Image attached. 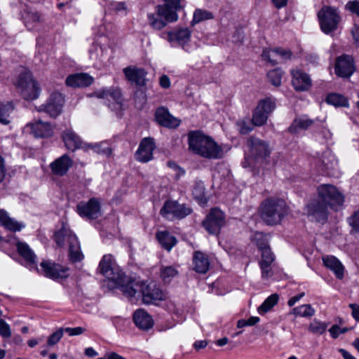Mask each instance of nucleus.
<instances>
[{"label":"nucleus","mask_w":359,"mask_h":359,"mask_svg":"<svg viewBox=\"0 0 359 359\" xmlns=\"http://www.w3.org/2000/svg\"><path fill=\"white\" fill-rule=\"evenodd\" d=\"M155 120L158 124L166 128H177L181 122L180 119L171 115L168 109L164 107L156 109Z\"/></svg>","instance_id":"nucleus-20"},{"label":"nucleus","mask_w":359,"mask_h":359,"mask_svg":"<svg viewBox=\"0 0 359 359\" xmlns=\"http://www.w3.org/2000/svg\"><path fill=\"white\" fill-rule=\"evenodd\" d=\"M77 212L81 217L95 219L100 215V202L95 198L88 202H80L76 206Z\"/></svg>","instance_id":"nucleus-17"},{"label":"nucleus","mask_w":359,"mask_h":359,"mask_svg":"<svg viewBox=\"0 0 359 359\" xmlns=\"http://www.w3.org/2000/svg\"><path fill=\"white\" fill-rule=\"evenodd\" d=\"M193 195L200 204L205 205L207 203L208 199L205 196V187L202 182H196L193 189Z\"/></svg>","instance_id":"nucleus-43"},{"label":"nucleus","mask_w":359,"mask_h":359,"mask_svg":"<svg viewBox=\"0 0 359 359\" xmlns=\"http://www.w3.org/2000/svg\"><path fill=\"white\" fill-rule=\"evenodd\" d=\"M0 225L11 231H20L25 225L11 217L9 214L4 209L0 210Z\"/></svg>","instance_id":"nucleus-29"},{"label":"nucleus","mask_w":359,"mask_h":359,"mask_svg":"<svg viewBox=\"0 0 359 359\" xmlns=\"http://www.w3.org/2000/svg\"><path fill=\"white\" fill-rule=\"evenodd\" d=\"M292 313L301 317H311L315 314V309L310 304H303L292 309Z\"/></svg>","instance_id":"nucleus-45"},{"label":"nucleus","mask_w":359,"mask_h":359,"mask_svg":"<svg viewBox=\"0 0 359 359\" xmlns=\"http://www.w3.org/2000/svg\"><path fill=\"white\" fill-rule=\"evenodd\" d=\"M65 102L62 95L58 92L53 93L46 103L36 108L39 112H46L50 117L56 118L62 111Z\"/></svg>","instance_id":"nucleus-8"},{"label":"nucleus","mask_w":359,"mask_h":359,"mask_svg":"<svg viewBox=\"0 0 359 359\" xmlns=\"http://www.w3.org/2000/svg\"><path fill=\"white\" fill-rule=\"evenodd\" d=\"M251 241L260 249L261 246H269L268 238L262 232H255L251 237Z\"/></svg>","instance_id":"nucleus-50"},{"label":"nucleus","mask_w":359,"mask_h":359,"mask_svg":"<svg viewBox=\"0 0 359 359\" xmlns=\"http://www.w3.org/2000/svg\"><path fill=\"white\" fill-rule=\"evenodd\" d=\"M349 307L351 309V315L353 318L359 322V305L357 304H350Z\"/></svg>","instance_id":"nucleus-61"},{"label":"nucleus","mask_w":359,"mask_h":359,"mask_svg":"<svg viewBox=\"0 0 359 359\" xmlns=\"http://www.w3.org/2000/svg\"><path fill=\"white\" fill-rule=\"evenodd\" d=\"M156 238L161 245L168 250H170L177 243L176 238L167 231L158 232L156 233Z\"/></svg>","instance_id":"nucleus-36"},{"label":"nucleus","mask_w":359,"mask_h":359,"mask_svg":"<svg viewBox=\"0 0 359 359\" xmlns=\"http://www.w3.org/2000/svg\"><path fill=\"white\" fill-rule=\"evenodd\" d=\"M323 262L325 266L332 271L337 278H344V267L337 257L332 255L325 256L323 257Z\"/></svg>","instance_id":"nucleus-31"},{"label":"nucleus","mask_w":359,"mask_h":359,"mask_svg":"<svg viewBox=\"0 0 359 359\" xmlns=\"http://www.w3.org/2000/svg\"><path fill=\"white\" fill-rule=\"evenodd\" d=\"M291 75L292 83L296 90L306 91L311 88V80L306 73L299 69H293L291 71Z\"/></svg>","instance_id":"nucleus-23"},{"label":"nucleus","mask_w":359,"mask_h":359,"mask_svg":"<svg viewBox=\"0 0 359 359\" xmlns=\"http://www.w3.org/2000/svg\"><path fill=\"white\" fill-rule=\"evenodd\" d=\"M18 90L24 99L33 100L36 99L40 93V89L29 72L21 74L15 83Z\"/></svg>","instance_id":"nucleus-5"},{"label":"nucleus","mask_w":359,"mask_h":359,"mask_svg":"<svg viewBox=\"0 0 359 359\" xmlns=\"http://www.w3.org/2000/svg\"><path fill=\"white\" fill-rule=\"evenodd\" d=\"M26 128L36 138L50 137L53 135L54 127L50 123L35 120L27 124Z\"/></svg>","instance_id":"nucleus-16"},{"label":"nucleus","mask_w":359,"mask_h":359,"mask_svg":"<svg viewBox=\"0 0 359 359\" xmlns=\"http://www.w3.org/2000/svg\"><path fill=\"white\" fill-rule=\"evenodd\" d=\"M6 165L4 158L0 155V182L3 181L6 175Z\"/></svg>","instance_id":"nucleus-62"},{"label":"nucleus","mask_w":359,"mask_h":359,"mask_svg":"<svg viewBox=\"0 0 359 359\" xmlns=\"http://www.w3.org/2000/svg\"><path fill=\"white\" fill-rule=\"evenodd\" d=\"M349 224L353 227L354 231L359 233V210L355 212L348 219Z\"/></svg>","instance_id":"nucleus-56"},{"label":"nucleus","mask_w":359,"mask_h":359,"mask_svg":"<svg viewBox=\"0 0 359 359\" xmlns=\"http://www.w3.org/2000/svg\"><path fill=\"white\" fill-rule=\"evenodd\" d=\"M140 290L142 295V302L145 304H157L166 299V295L154 283H140Z\"/></svg>","instance_id":"nucleus-10"},{"label":"nucleus","mask_w":359,"mask_h":359,"mask_svg":"<svg viewBox=\"0 0 359 359\" xmlns=\"http://www.w3.org/2000/svg\"><path fill=\"white\" fill-rule=\"evenodd\" d=\"M351 328L348 327H339L337 325H333L330 329L329 332L333 339H337L339 334L347 332Z\"/></svg>","instance_id":"nucleus-54"},{"label":"nucleus","mask_w":359,"mask_h":359,"mask_svg":"<svg viewBox=\"0 0 359 359\" xmlns=\"http://www.w3.org/2000/svg\"><path fill=\"white\" fill-rule=\"evenodd\" d=\"M320 27L326 34L335 31L341 22V17L337 8L323 6L318 13Z\"/></svg>","instance_id":"nucleus-6"},{"label":"nucleus","mask_w":359,"mask_h":359,"mask_svg":"<svg viewBox=\"0 0 359 359\" xmlns=\"http://www.w3.org/2000/svg\"><path fill=\"white\" fill-rule=\"evenodd\" d=\"M73 164L72 158L67 154L55 159L50 165L52 172L57 176L65 175Z\"/></svg>","instance_id":"nucleus-24"},{"label":"nucleus","mask_w":359,"mask_h":359,"mask_svg":"<svg viewBox=\"0 0 359 359\" xmlns=\"http://www.w3.org/2000/svg\"><path fill=\"white\" fill-rule=\"evenodd\" d=\"M64 329L60 328L57 330L55 332L50 334L47 340V344L49 346H53L57 344L60 340L62 339L64 334Z\"/></svg>","instance_id":"nucleus-53"},{"label":"nucleus","mask_w":359,"mask_h":359,"mask_svg":"<svg viewBox=\"0 0 359 359\" xmlns=\"http://www.w3.org/2000/svg\"><path fill=\"white\" fill-rule=\"evenodd\" d=\"M317 198L309 201L306 206L308 215L317 221L327 218L328 208L337 210L344 202V196L333 184H322L316 189Z\"/></svg>","instance_id":"nucleus-1"},{"label":"nucleus","mask_w":359,"mask_h":359,"mask_svg":"<svg viewBox=\"0 0 359 359\" xmlns=\"http://www.w3.org/2000/svg\"><path fill=\"white\" fill-rule=\"evenodd\" d=\"M313 123V121L305 117L296 118L290 126L289 130L296 133L300 130H306Z\"/></svg>","instance_id":"nucleus-38"},{"label":"nucleus","mask_w":359,"mask_h":359,"mask_svg":"<svg viewBox=\"0 0 359 359\" xmlns=\"http://www.w3.org/2000/svg\"><path fill=\"white\" fill-rule=\"evenodd\" d=\"M160 86L163 88H168L170 86V81L168 76L163 75L160 77Z\"/></svg>","instance_id":"nucleus-63"},{"label":"nucleus","mask_w":359,"mask_h":359,"mask_svg":"<svg viewBox=\"0 0 359 359\" xmlns=\"http://www.w3.org/2000/svg\"><path fill=\"white\" fill-rule=\"evenodd\" d=\"M126 79L136 86H143L146 84L147 72L142 68L130 66L123 70Z\"/></svg>","instance_id":"nucleus-21"},{"label":"nucleus","mask_w":359,"mask_h":359,"mask_svg":"<svg viewBox=\"0 0 359 359\" xmlns=\"http://www.w3.org/2000/svg\"><path fill=\"white\" fill-rule=\"evenodd\" d=\"M346 8L359 17V1H348L346 4Z\"/></svg>","instance_id":"nucleus-58"},{"label":"nucleus","mask_w":359,"mask_h":359,"mask_svg":"<svg viewBox=\"0 0 359 359\" xmlns=\"http://www.w3.org/2000/svg\"><path fill=\"white\" fill-rule=\"evenodd\" d=\"M55 241L57 245L61 247L64 246L66 243L68 244L69 256L72 262H80L84 258L77 237L69 229L63 226L55 233Z\"/></svg>","instance_id":"nucleus-4"},{"label":"nucleus","mask_w":359,"mask_h":359,"mask_svg":"<svg viewBox=\"0 0 359 359\" xmlns=\"http://www.w3.org/2000/svg\"><path fill=\"white\" fill-rule=\"evenodd\" d=\"M16 248L20 256L26 261L29 268L38 270L36 256L29 246L25 243L18 241L16 243Z\"/></svg>","instance_id":"nucleus-25"},{"label":"nucleus","mask_w":359,"mask_h":359,"mask_svg":"<svg viewBox=\"0 0 359 359\" xmlns=\"http://www.w3.org/2000/svg\"><path fill=\"white\" fill-rule=\"evenodd\" d=\"M0 334L3 337L8 338L11 336L9 325L3 319H0Z\"/></svg>","instance_id":"nucleus-55"},{"label":"nucleus","mask_w":359,"mask_h":359,"mask_svg":"<svg viewBox=\"0 0 359 359\" xmlns=\"http://www.w3.org/2000/svg\"><path fill=\"white\" fill-rule=\"evenodd\" d=\"M208 257L201 251H196L193 255L194 270L199 273H205L210 269Z\"/></svg>","instance_id":"nucleus-30"},{"label":"nucleus","mask_w":359,"mask_h":359,"mask_svg":"<svg viewBox=\"0 0 359 359\" xmlns=\"http://www.w3.org/2000/svg\"><path fill=\"white\" fill-rule=\"evenodd\" d=\"M100 273L113 283L118 276L123 274L117 267L115 260L111 255H105L99 264Z\"/></svg>","instance_id":"nucleus-12"},{"label":"nucleus","mask_w":359,"mask_h":359,"mask_svg":"<svg viewBox=\"0 0 359 359\" xmlns=\"http://www.w3.org/2000/svg\"><path fill=\"white\" fill-rule=\"evenodd\" d=\"M189 151L200 157L212 160L221 158L224 151L211 137L199 130L188 133Z\"/></svg>","instance_id":"nucleus-2"},{"label":"nucleus","mask_w":359,"mask_h":359,"mask_svg":"<svg viewBox=\"0 0 359 359\" xmlns=\"http://www.w3.org/2000/svg\"><path fill=\"white\" fill-rule=\"evenodd\" d=\"M13 109L14 105L12 102L1 104L0 106V123L4 125H8L11 122V114Z\"/></svg>","instance_id":"nucleus-40"},{"label":"nucleus","mask_w":359,"mask_h":359,"mask_svg":"<svg viewBox=\"0 0 359 359\" xmlns=\"http://www.w3.org/2000/svg\"><path fill=\"white\" fill-rule=\"evenodd\" d=\"M316 163L320 170L327 174H332V171L337 167V160L330 150H326L319 154Z\"/></svg>","instance_id":"nucleus-19"},{"label":"nucleus","mask_w":359,"mask_h":359,"mask_svg":"<svg viewBox=\"0 0 359 359\" xmlns=\"http://www.w3.org/2000/svg\"><path fill=\"white\" fill-rule=\"evenodd\" d=\"M262 56L265 60L268 61L272 65L279 63L278 53L276 48L264 50Z\"/></svg>","instance_id":"nucleus-49"},{"label":"nucleus","mask_w":359,"mask_h":359,"mask_svg":"<svg viewBox=\"0 0 359 359\" xmlns=\"http://www.w3.org/2000/svg\"><path fill=\"white\" fill-rule=\"evenodd\" d=\"M163 5H158L156 7L158 15L163 17L168 22H176L178 20L177 11H180L186 6L185 0H162Z\"/></svg>","instance_id":"nucleus-7"},{"label":"nucleus","mask_w":359,"mask_h":359,"mask_svg":"<svg viewBox=\"0 0 359 359\" xmlns=\"http://www.w3.org/2000/svg\"><path fill=\"white\" fill-rule=\"evenodd\" d=\"M177 274L178 271L171 266L163 267L161 270V277L165 283H170Z\"/></svg>","instance_id":"nucleus-48"},{"label":"nucleus","mask_w":359,"mask_h":359,"mask_svg":"<svg viewBox=\"0 0 359 359\" xmlns=\"http://www.w3.org/2000/svg\"><path fill=\"white\" fill-rule=\"evenodd\" d=\"M261 276L263 279H269L273 276L272 266H259Z\"/></svg>","instance_id":"nucleus-57"},{"label":"nucleus","mask_w":359,"mask_h":359,"mask_svg":"<svg viewBox=\"0 0 359 359\" xmlns=\"http://www.w3.org/2000/svg\"><path fill=\"white\" fill-rule=\"evenodd\" d=\"M276 107V104L275 98L267 97L259 100L255 108L269 116L275 110Z\"/></svg>","instance_id":"nucleus-34"},{"label":"nucleus","mask_w":359,"mask_h":359,"mask_svg":"<svg viewBox=\"0 0 359 359\" xmlns=\"http://www.w3.org/2000/svg\"><path fill=\"white\" fill-rule=\"evenodd\" d=\"M326 102L334 107H348V99L338 93H330L326 97Z\"/></svg>","instance_id":"nucleus-39"},{"label":"nucleus","mask_w":359,"mask_h":359,"mask_svg":"<svg viewBox=\"0 0 359 359\" xmlns=\"http://www.w3.org/2000/svg\"><path fill=\"white\" fill-rule=\"evenodd\" d=\"M191 212V209L181 205L177 201H166L163 207L161 210V214L166 217L170 218L171 216L182 219L189 215Z\"/></svg>","instance_id":"nucleus-13"},{"label":"nucleus","mask_w":359,"mask_h":359,"mask_svg":"<svg viewBox=\"0 0 359 359\" xmlns=\"http://www.w3.org/2000/svg\"><path fill=\"white\" fill-rule=\"evenodd\" d=\"M278 53L279 62L291 58L292 52L287 49L276 48Z\"/></svg>","instance_id":"nucleus-59"},{"label":"nucleus","mask_w":359,"mask_h":359,"mask_svg":"<svg viewBox=\"0 0 359 359\" xmlns=\"http://www.w3.org/2000/svg\"><path fill=\"white\" fill-rule=\"evenodd\" d=\"M133 321L137 327L143 330L151 329L154 324L152 317L142 309L135 311Z\"/></svg>","instance_id":"nucleus-27"},{"label":"nucleus","mask_w":359,"mask_h":359,"mask_svg":"<svg viewBox=\"0 0 359 359\" xmlns=\"http://www.w3.org/2000/svg\"><path fill=\"white\" fill-rule=\"evenodd\" d=\"M268 118L269 116L255 108L252 111L251 123L254 126L262 127L267 123Z\"/></svg>","instance_id":"nucleus-44"},{"label":"nucleus","mask_w":359,"mask_h":359,"mask_svg":"<svg viewBox=\"0 0 359 359\" xmlns=\"http://www.w3.org/2000/svg\"><path fill=\"white\" fill-rule=\"evenodd\" d=\"M328 324L314 319L309 325L308 330L317 335L323 334L327 330Z\"/></svg>","instance_id":"nucleus-46"},{"label":"nucleus","mask_w":359,"mask_h":359,"mask_svg":"<svg viewBox=\"0 0 359 359\" xmlns=\"http://www.w3.org/2000/svg\"><path fill=\"white\" fill-rule=\"evenodd\" d=\"M213 18L214 15L212 13L206 10L197 8L194 12L193 19L191 22V24L194 26L196 24H198L204 20H211Z\"/></svg>","instance_id":"nucleus-41"},{"label":"nucleus","mask_w":359,"mask_h":359,"mask_svg":"<svg viewBox=\"0 0 359 359\" xmlns=\"http://www.w3.org/2000/svg\"><path fill=\"white\" fill-rule=\"evenodd\" d=\"M41 266L43 274L53 280L64 279L69 276V269L58 264L43 261L41 263Z\"/></svg>","instance_id":"nucleus-14"},{"label":"nucleus","mask_w":359,"mask_h":359,"mask_svg":"<svg viewBox=\"0 0 359 359\" xmlns=\"http://www.w3.org/2000/svg\"><path fill=\"white\" fill-rule=\"evenodd\" d=\"M85 328L82 327H67L64 331L68 333L69 336H77L83 334L85 332Z\"/></svg>","instance_id":"nucleus-60"},{"label":"nucleus","mask_w":359,"mask_h":359,"mask_svg":"<svg viewBox=\"0 0 359 359\" xmlns=\"http://www.w3.org/2000/svg\"><path fill=\"white\" fill-rule=\"evenodd\" d=\"M61 138L68 150L74 151L82 147L81 139L72 129L65 130L61 134Z\"/></svg>","instance_id":"nucleus-26"},{"label":"nucleus","mask_w":359,"mask_h":359,"mask_svg":"<svg viewBox=\"0 0 359 359\" xmlns=\"http://www.w3.org/2000/svg\"><path fill=\"white\" fill-rule=\"evenodd\" d=\"M83 148L85 149H92L99 154L110 156L112 154V149L109 147L107 142H100L95 144H86Z\"/></svg>","instance_id":"nucleus-42"},{"label":"nucleus","mask_w":359,"mask_h":359,"mask_svg":"<svg viewBox=\"0 0 359 359\" xmlns=\"http://www.w3.org/2000/svg\"><path fill=\"white\" fill-rule=\"evenodd\" d=\"M24 18L27 27H33L34 24L39 23L41 21V17L36 12H26Z\"/></svg>","instance_id":"nucleus-51"},{"label":"nucleus","mask_w":359,"mask_h":359,"mask_svg":"<svg viewBox=\"0 0 359 359\" xmlns=\"http://www.w3.org/2000/svg\"><path fill=\"white\" fill-rule=\"evenodd\" d=\"M191 32L188 28H181L175 32L168 33V40L176 41L180 45L184 46L190 41Z\"/></svg>","instance_id":"nucleus-32"},{"label":"nucleus","mask_w":359,"mask_h":359,"mask_svg":"<svg viewBox=\"0 0 359 359\" xmlns=\"http://www.w3.org/2000/svg\"><path fill=\"white\" fill-rule=\"evenodd\" d=\"M225 224L224 214L218 208H213L203 222V226L210 234H218Z\"/></svg>","instance_id":"nucleus-9"},{"label":"nucleus","mask_w":359,"mask_h":359,"mask_svg":"<svg viewBox=\"0 0 359 359\" xmlns=\"http://www.w3.org/2000/svg\"><path fill=\"white\" fill-rule=\"evenodd\" d=\"M355 70V68L352 57L343 55L337 58L334 72L339 77L348 78L354 73Z\"/></svg>","instance_id":"nucleus-15"},{"label":"nucleus","mask_w":359,"mask_h":359,"mask_svg":"<svg viewBox=\"0 0 359 359\" xmlns=\"http://www.w3.org/2000/svg\"><path fill=\"white\" fill-rule=\"evenodd\" d=\"M114 283L126 295L130 297L135 295L137 290H140V283L130 280L124 273L118 276V278Z\"/></svg>","instance_id":"nucleus-22"},{"label":"nucleus","mask_w":359,"mask_h":359,"mask_svg":"<svg viewBox=\"0 0 359 359\" xmlns=\"http://www.w3.org/2000/svg\"><path fill=\"white\" fill-rule=\"evenodd\" d=\"M65 82L72 88L87 87L92 84L93 78L86 73H79L67 76Z\"/></svg>","instance_id":"nucleus-28"},{"label":"nucleus","mask_w":359,"mask_h":359,"mask_svg":"<svg viewBox=\"0 0 359 359\" xmlns=\"http://www.w3.org/2000/svg\"><path fill=\"white\" fill-rule=\"evenodd\" d=\"M259 251L261 252V258L259 262L275 261V255L271 252V250L269 246H261Z\"/></svg>","instance_id":"nucleus-52"},{"label":"nucleus","mask_w":359,"mask_h":359,"mask_svg":"<svg viewBox=\"0 0 359 359\" xmlns=\"http://www.w3.org/2000/svg\"><path fill=\"white\" fill-rule=\"evenodd\" d=\"M147 18L149 25L157 30L162 29L169 22L163 17L158 16L156 11V13H149Z\"/></svg>","instance_id":"nucleus-37"},{"label":"nucleus","mask_w":359,"mask_h":359,"mask_svg":"<svg viewBox=\"0 0 359 359\" xmlns=\"http://www.w3.org/2000/svg\"><path fill=\"white\" fill-rule=\"evenodd\" d=\"M156 149V143L152 137L143 138L135 153V158L137 161L146 163L154 159V151Z\"/></svg>","instance_id":"nucleus-11"},{"label":"nucleus","mask_w":359,"mask_h":359,"mask_svg":"<svg viewBox=\"0 0 359 359\" xmlns=\"http://www.w3.org/2000/svg\"><path fill=\"white\" fill-rule=\"evenodd\" d=\"M283 75V72L280 69L276 68L268 72L267 78L273 86H280Z\"/></svg>","instance_id":"nucleus-47"},{"label":"nucleus","mask_w":359,"mask_h":359,"mask_svg":"<svg viewBox=\"0 0 359 359\" xmlns=\"http://www.w3.org/2000/svg\"><path fill=\"white\" fill-rule=\"evenodd\" d=\"M250 153V158L255 161L262 162L269 156L271 150L266 142L258 139H252Z\"/></svg>","instance_id":"nucleus-18"},{"label":"nucleus","mask_w":359,"mask_h":359,"mask_svg":"<svg viewBox=\"0 0 359 359\" xmlns=\"http://www.w3.org/2000/svg\"><path fill=\"white\" fill-rule=\"evenodd\" d=\"M96 95L99 98L113 100L117 104H120L121 102V92L118 88L103 89L96 93Z\"/></svg>","instance_id":"nucleus-33"},{"label":"nucleus","mask_w":359,"mask_h":359,"mask_svg":"<svg viewBox=\"0 0 359 359\" xmlns=\"http://www.w3.org/2000/svg\"><path fill=\"white\" fill-rule=\"evenodd\" d=\"M279 295L273 293L269 296L264 302L257 308L259 314L264 315L271 311L278 302Z\"/></svg>","instance_id":"nucleus-35"},{"label":"nucleus","mask_w":359,"mask_h":359,"mask_svg":"<svg viewBox=\"0 0 359 359\" xmlns=\"http://www.w3.org/2000/svg\"><path fill=\"white\" fill-rule=\"evenodd\" d=\"M288 208L285 202L280 198H267L260 206L261 218L269 225H276L287 215Z\"/></svg>","instance_id":"nucleus-3"},{"label":"nucleus","mask_w":359,"mask_h":359,"mask_svg":"<svg viewBox=\"0 0 359 359\" xmlns=\"http://www.w3.org/2000/svg\"><path fill=\"white\" fill-rule=\"evenodd\" d=\"M352 35L355 43L359 45V26L355 25L352 29Z\"/></svg>","instance_id":"nucleus-64"}]
</instances>
